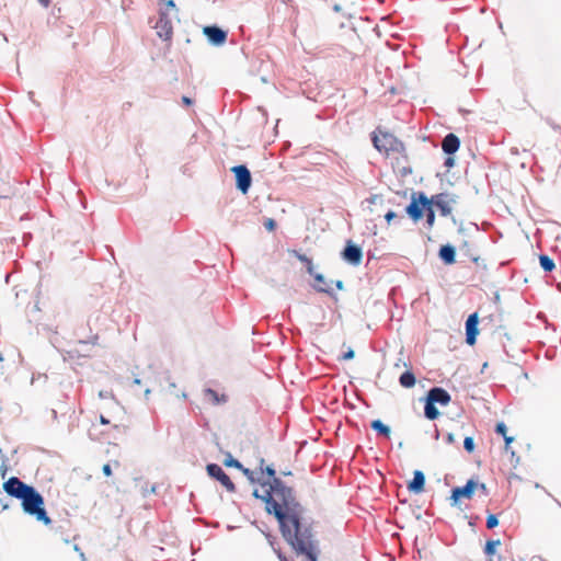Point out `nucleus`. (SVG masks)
I'll list each match as a JSON object with an SVG mask.
<instances>
[{"label":"nucleus","mask_w":561,"mask_h":561,"mask_svg":"<svg viewBox=\"0 0 561 561\" xmlns=\"http://www.w3.org/2000/svg\"><path fill=\"white\" fill-rule=\"evenodd\" d=\"M302 508L294 494L285 489L276 490L268 501V513L274 514L279 523L284 539L298 556H305L308 561H318L317 541L310 527L300 523Z\"/></svg>","instance_id":"nucleus-1"},{"label":"nucleus","mask_w":561,"mask_h":561,"mask_svg":"<svg viewBox=\"0 0 561 561\" xmlns=\"http://www.w3.org/2000/svg\"><path fill=\"white\" fill-rule=\"evenodd\" d=\"M390 152L396 153L391 158V167L393 172L401 179L407 178L412 173V168L408 161V156L404 152V145L396 137L388 133V156Z\"/></svg>","instance_id":"nucleus-2"},{"label":"nucleus","mask_w":561,"mask_h":561,"mask_svg":"<svg viewBox=\"0 0 561 561\" xmlns=\"http://www.w3.org/2000/svg\"><path fill=\"white\" fill-rule=\"evenodd\" d=\"M21 500L25 513L34 516L38 522L45 525L51 523V519L45 511L43 496L33 486Z\"/></svg>","instance_id":"nucleus-3"},{"label":"nucleus","mask_w":561,"mask_h":561,"mask_svg":"<svg viewBox=\"0 0 561 561\" xmlns=\"http://www.w3.org/2000/svg\"><path fill=\"white\" fill-rule=\"evenodd\" d=\"M264 460L261 459V466L263 465ZM261 470H262V473H266L267 474V480H262L261 481V486L264 491V494L263 495H259L257 494V491L254 492V495L256 497H261L265 504H266V511L268 512V501H270V497L271 495L276 492V490H280L282 489H285L289 492V494H293V490L288 486H286L278 478H276L275 476V470L267 466L265 469H263L261 467Z\"/></svg>","instance_id":"nucleus-4"},{"label":"nucleus","mask_w":561,"mask_h":561,"mask_svg":"<svg viewBox=\"0 0 561 561\" xmlns=\"http://www.w3.org/2000/svg\"><path fill=\"white\" fill-rule=\"evenodd\" d=\"M430 205L432 201L423 192H419L417 195L413 194L411 203L407 206V214L412 220L417 221L424 216Z\"/></svg>","instance_id":"nucleus-5"},{"label":"nucleus","mask_w":561,"mask_h":561,"mask_svg":"<svg viewBox=\"0 0 561 561\" xmlns=\"http://www.w3.org/2000/svg\"><path fill=\"white\" fill-rule=\"evenodd\" d=\"M31 485L25 484L20 479L12 477L3 484L4 491L16 499H22L30 490Z\"/></svg>","instance_id":"nucleus-6"},{"label":"nucleus","mask_w":561,"mask_h":561,"mask_svg":"<svg viewBox=\"0 0 561 561\" xmlns=\"http://www.w3.org/2000/svg\"><path fill=\"white\" fill-rule=\"evenodd\" d=\"M207 473L218 480L221 485L228 491V492H234L236 486L233 482L230 480V478L225 473L222 468L216 463H209L206 467Z\"/></svg>","instance_id":"nucleus-7"},{"label":"nucleus","mask_w":561,"mask_h":561,"mask_svg":"<svg viewBox=\"0 0 561 561\" xmlns=\"http://www.w3.org/2000/svg\"><path fill=\"white\" fill-rule=\"evenodd\" d=\"M477 486L478 482L469 479L465 485L454 488L450 495L451 505H456L460 497L471 499Z\"/></svg>","instance_id":"nucleus-8"},{"label":"nucleus","mask_w":561,"mask_h":561,"mask_svg":"<svg viewBox=\"0 0 561 561\" xmlns=\"http://www.w3.org/2000/svg\"><path fill=\"white\" fill-rule=\"evenodd\" d=\"M236 175L237 187L245 194L251 186V173L245 165H236L231 169Z\"/></svg>","instance_id":"nucleus-9"},{"label":"nucleus","mask_w":561,"mask_h":561,"mask_svg":"<svg viewBox=\"0 0 561 561\" xmlns=\"http://www.w3.org/2000/svg\"><path fill=\"white\" fill-rule=\"evenodd\" d=\"M479 318L478 314L471 313L466 320V342L468 345H473L477 342V336L479 334Z\"/></svg>","instance_id":"nucleus-10"},{"label":"nucleus","mask_w":561,"mask_h":561,"mask_svg":"<svg viewBox=\"0 0 561 561\" xmlns=\"http://www.w3.org/2000/svg\"><path fill=\"white\" fill-rule=\"evenodd\" d=\"M203 33L208 38V41L216 46H220L227 41V33L215 25L205 26L203 28Z\"/></svg>","instance_id":"nucleus-11"},{"label":"nucleus","mask_w":561,"mask_h":561,"mask_svg":"<svg viewBox=\"0 0 561 561\" xmlns=\"http://www.w3.org/2000/svg\"><path fill=\"white\" fill-rule=\"evenodd\" d=\"M342 257L353 265H358L363 257L362 249L352 241H347L346 247L342 252Z\"/></svg>","instance_id":"nucleus-12"},{"label":"nucleus","mask_w":561,"mask_h":561,"mask_svg":"<svg viewBox=\"0 0 561 561\" xmlns=\"http://www.w3.org/2000/svg\"><path fill=\"white\" fill-rule=\"evenodd\" d=\"M426 398L434 402L435 404L437 403L443 407L447 405L451 400V397L448 393V391L442 387L431 388L426 394Z\"/></svg>","instance_id":"nucleus-13"},{"label":"nucleus","mask_w":561,"mask_h":561,"mask_svg":"<svg viewBox=\"0 0 561 561\" xmlns=\"http://www.w3.org/2000/svg\"><path fill=\"white\" fill-rule=\"evenodd\" d=\"M157 34L163 41H170L173 35V26L171 21L165 16V14H161L160 19L156 24Z\"/></svg>","instance_id":"nucleus-14"},{"label":"nucleus","mask_w":561,"mask_h":561,"mask_svg":"<svg viewBox=\"0 0 561 561\" xmlns=\"http://www.w3.org/2000/svg\"><path fill=\"white\" fill-rule=\"evenodd\" d=\"M459 148L460 139L457 135L449 133L443 138L442 149L446 154L453 156L459 150Z\"/></svg>","instance_id":"nucleus-15"},{"label":"nucleus","mask_w":561,"mask_h":561,"mask_svg":"<svg viewBox=\"0 0 561 561\" xmlns=\"http://www.w3.org/2000/svg\"><path fill=\"white\" fill-rule=\"evenodd\" d=\"M425 476L421 470L413 472V479L410 481L408 489L410 492L419 494L424 491Z\"/></svg>","instance_id":"nucleus-16"},{"label":"nucleus","mask_w":561,"mask_h":561,"mask_svg":"<svg viewBox=\"0 0 561 561\" xmlns=\"http://www.w3.org/2000/svg\"><path fill=\"white\" fill-rule=\"evenodd\" d=\"M446 198H447V194L440 193V194H436V195L432 196V198L430 199V201H432V205H435L439 209L440 215L444 217L451 214V208H450L448 202L446 201Z\"/></svg>","instance_id":"nucleus-17"},{"label":"nucleus","mask_w":561,"mask_h":561,"mask_svg":"<svg viewBox=\"0 0 561 561\" xmlns=\"http://www.w3.org/2000/svg\"><path fill=\"white\" fill-rule=\"evenodd\" d=\"M438 256L445 264H454L456 262V250L451 244L442 245Z\"/></svg>","instance_id":"nucleus-18"},{"label":"nucleus","mask_w":561,"mask_h":561,"mask_svg":"<svg viewBox=\"0 0 561 561\" xmlns=\"http://www.w3.org/2000/svg\"><path fill=\"white\" fill-rule=\"evenodd\" d=\"M424 415L426 419L433 421L439 416V411L435 407V403L425 398Z\"/></svg>","instance_id":"nucleus-19"},{"label":"nucleus","mask_w":561,"mask_h":561,"mask_svg":"<svg viewBox=\"0 0 561 561\" xmlns=\"http://www.w3.org/2000/svg\"><path fill=\"white\" fill-rule=\"evenodd\" d=\"M312 276L316 280L314 288L318 291L328 293V294L331 291V288L322 274H318V273L313 272Z\"/></svg>","instance_id":"nucleus-20"},{"label":"nucleus","mask_w":561,"mask_h":561,"mask_svg":"<svg viewBox=\"0 0 561 561\" xmlns=\"http://www.w3.org/2000/svg\"><path fill=\"white\" fill-rule=\"evenodd\" d=\"M399 382L403 388H411L415 385V376L412 371L407 370L400 376Z\"/></svg>","instance_id":"nucleus-21"},{"label":"nucleus","mask_w":561,"mask_h":561,"mask_svg":"<svg viewBox=\"0 0 561 561\" xmlns=\"http://www.w3.org/2000/svg\"><path fill=\"white\" fill-rule=\"evenodd\" d=\"M507 427L501 422L496 424L495 432L501 434L505 440V449L508 450L511 443L514 440V437L506 435Z\"/></svg>","instance_id":"nucleus-22"},{"label":"nucleus","mask_w":561,"mask_h":561,"mask_svg":"<svg viewBox=\"0 0 561 561\" xmlns=\"http://www.w3.org/2000/svg\"><path fill=\"white\" fill-rule=\"evenodd\" d=\"M539 263L545 272H552L556 267L554 261L546 254L539 256Z\"/></svg>","instance_id":"nucleus-23"},{"label":"nucleus","mask_w":561,"mask_h":561,"mask_svg":"<svg viewBox=\"0 0 561 561\" xmlns=\"http://www.w3.org/2000/svg\"><path fill=\"white\" fill-rule=\"evenodd\" d=\"M294 255L301 262L306 265V268H307V272L310 274V275H313V264H312V261L306 256L305 254H301L297 251H293Z\"/></svg>","instance_id":"nucleus-24"},{"label":"nucleus","mask_w":561,"mask_h":561,"mask_svg":"<svg viewBox=\"0 0 561 561\" xmlns=\"http://www.w3.org/2000/svg\"><path fill=\"white\" fill-rule=\"evenodd\" d=\"M205 396L209 398L211 402L215 404L226 401V396L222 394L221 397H219V394L210 388L205 390Z\"/></svg>","instance_id":"nucleus-25"},{"label":"nucleus","mask_w":561,"mask_h":561,"mask_svg":"<svg viewBox=\"0 0 561 561\" xmlns=\"http://www.w3.org/2000/svg\"><path fill=\"white\" fill-rule=\"evenodd\" d=\"M501 545V541L497 539V540H488L485 546H484V553L488 556V557H491L495 553L496 551V548Z\"/></svg>","instance_id":"nucleus-26"},{"label":"nucleus","mask_w":561,"mask_h":561,"mask_svg":"<svg viewBox=\"0 0 561 561\" xmlns=\"http://www.w3.org/2000/svg\"><path fill=\"white\" fill-rule=\"evenodd\" d=\"M424 215L426 217L427 228L431 229L435 222V213H434L432 205L428 206V208L425 210Z\"/></svg>","instance_id":"nucleus-27"},{"label":"nucleus","mask_w":561,"mask_h":561,"mask_svg":"<svg viewBox=\"0 0 561 561\" xmlns=\"http://www.w3.org/2000/svg\"><path fill=\"white\" fill-rule=\"evenodd\" d=\"M224 465L226 467H234L238 469H242V465L237 459H234L230 454L225 459Z\"/></svg>","instance_id":"nucleus-28"},{"label":"nucleus","mask_w":561,"mask_h":561,"mask_svg":"<svg viewBox=\"0 0 561 561\" xmlns=\"http://www.w3.org/2000/svg\"><path fill=\"white\" fill-rule=\"evenodd\" d=\"M474 447H476V445H474L473 438L470 437V436L465 437V439H463V448H465V450L467 453L471 454L474 450Z\"/></svg>","instance_id":"nucleus-29"},{"label":"nucleus","mask_w":561,"mask_h":561,"mask_svg":"<svg viewBox=\"0 0 561 561\" xmlns=\"http://www.w3.org/2000/svg\"><path fill=\"white\" fill-rule=\"evenodd\" d=\"M371 427L376 431H378V433L380 435H385L386 436V424L383 422H381L380 420H376L371 423Z\"/></svg>","instance_id":"nucleus-30"},{"label":"nucleus","mask_w":561,"mask_h":561,"mask_svg":"<svg viewBox=\"0 0 561 561\" xmlns=\"http://www.w3.org/2000/svg\"><path fill=\"white\" fill-rule=\"evenodd\" d=\"M499 525V518L496 515L494 514H490L488 517H486V528L488 529H493L495 528L496 526Z\"/></svg>","instance_id":"nucleus-31"},{"label":"nucleus","mask_w":561,"mask_h":561,"mask_svg":"<svg viewBox=\"0 0 561 561\" xmlns=\"http://www.w3.org/2000/svg\"><path fill=\"white\" fill-rule=\"evenodd\" d=\"M371 140H373V144H374V147L378 150V151H382V148L385 147L383 145V141L382 139L379 138V136L377 135V133H373V136H371Z\"/></svg>","instance_id":"nucleus-32"},{"label":"nucleus","mask_w":561,"mask_h":561,"mask_svg":"<svg viewBox=\"0 0 561 561\" xmlns=\"http://www.w3.org/2000/svg\"><path fill=\"white\" fill-rule=\"evenodd\" d=\"M355 356V353L352 348H348L347 352L339 356V360H350L353 359Z\"/></svg>","instance_id":"nucleus-33"},{"label":"nucleus","mask_w":561,"mask_h":561,"mask_svg":"<svg viewBox=\"0 0 561 561\" xmlns=\"http://www.w3.org/2000/svg\"><path fill=\"white\" fill-rule=\"evenodd\" d=\"M265 228L268 230V231H273L276 227V222L274 219H267L264 224Z\"/></svg>","instance_id":"nucleus-34"},{"label":"nucleus","mask_w":561,"mask_h":561,"mask_svg":"<svg viewBox=\"0 0 561 561\" xmlns=\"http://www.w3.org/2000/svg\"><path fill=\"white\" fill-rule=\"evenodd\" d=\"M444 165L447 168V169H450L455 165V159L451 157V156H448L445 161H444Z\"/></svg>","instance_id":"nucleus-35"},{"label":"nucleus","mask_w":561,"mask_h":561,"mask_svg":"<svg viewBox=\"0 0 561 561\" xmlns=\"http://www.w3.org/2000/svg\"><path fill=\"white\" fill-rule=\"evenodd\" d=\"M103 470V473L106 476V477H110L112 474V469H111V466L108 463H105L102 468Z\"/></svg>","instance_id":"nucleus-36"},{"label":"nucleus","mask_w":561,"mask_h":561,"mask_svg":"<svg viewBox=\"0 0 561 561\" xmlns=\"http://www.w3.org/2000/svg\"><path fill=\"white\" fill-rule=\"evenodd\" d=\"M50 419L53 422H57L58 421V412L56 409H51L50 411Z\"/></svg>","instance_id":"nucleus-37"},{"label":"nucleus","mask_w":561,"mask_h":561,"mask_svg":"<svg viewBox=\"0 0 561 561\" xmlns=\"http://www.w3.org/2000/svg\"><path fill=\"white\" fill-rule=\"evenodd\" d=\"M241 470L250 480H253V472L250 469L242 467Z\"/></svg>","instance_id":"nucleus-38"},{"label":"nucleus","mask_w":561,"mask_h":561,"mask_svg":"<svg viewBox=\"0 0 561 561\" xmlns=\"http://www.w3.org/2000/svg\"><path fill=\"white\" fill-rule=\"evenodd\" d=\"M182 102H183L186 106H190V105H192V103H193L192 99H190L188 96H183V98H182Z\"/></svg>","instance_id":"nucleus-39"},{"label":"nucleus","mask_w":561,"mask_h":561,"mask_svg":"<svg viewBox=\"0 0 561 561\" xmlns=\"http://www.w3.org/2000/svg\"><path fill=\"white\" fill-rule=\"evenodd\" d=\"M477 489L481 490L483 493H486V486L484 483H478Z\"/></svg>","instance_id":"nucleus-40"},{"label":"nucleus","mask_w":561,"mask_h":561,"mask_svg":"<svg viewBox=\"0 0 561 561\" xmlns=\"http://www.w3.org/2000/svg\"><path fill=\"white\" fill-rule=\"evenodd\" d=\"M396 214L391 210H388V224L394 218Z\"/></svg>","instance_id":"nucleus-41"},{"label":"nucleus","mask_w":561,"mask_h":561,"mask_svg":"<svg viewBox=\"0 0 561 561\" xmlns=\"http://www.w3.org/2000/svg\"><path fill=\"white\" fill-rule=\"evenodd\" d=\"M335 286L340 290L343 289V282L342 280H336Z\"/></svg>","instance_id":"nucleus-42"},{"label":"nucleus","mask_w":561,"mask_h":561,"mask_svg":"<svg viewBox=\"0 0 561 561\" xmlns=\"http://www.w3.org/2000/svg\"><path fill=\"white\" fill-rule=\"evenodd\" d=\"M100 422L102 424H108L110 423V421L107 419H105L103 415H100Z\"/></svg>","instance_id":"nucleus-43"},{"label":"nucleus","mask_w":561,"mask_h":561,"mask_svg":"<svg viewBox=\"0 0 561 561\" xmlns=\"http://www.w3.org/2000/svg\"><path fill=\"white\" fill-rule=\"evenodd\" d=\"M59 408H60V410L62 411V414H66V412L70 410V408L65 409V408H66V404H60V407H59Z\"/></svg>","instance_id":"nucleus-44"},{"label":"nucleus","mask_w":561,"mask_h":561,"mask_svg":"<svg viewBox=\"0 0 561 561\" xmlns=\"http://www.w3.org/2000/svg\"><path fill=\"white\" fill-rule=\"evenodd\" d=\"M43 5L48 7L50 3V0H38Z\"/></svg>","instance_id":"nucleus-45"},{"label":"nucleus","mask_w":561,"mask_h":561,"mask_svg":"<svg viewBox=\"0 0 561 561\" xmlns=\"http://www.w3.org/2000/svg\"><path fill=\"white\" fill-rule=\"evenodd\" d=\"M167 5H168V7H170V8H175V3H174V1H173V0H169V1L167 2Z\"/></svg>","instance_id":"nucleus-46"},{"label":"nucleus","mask_w":561,"mask_h":561,"mask_svg":"<svg viewBox=\"0 0 561 561\" xmlns=\"http://www.w3.org/2000/svg\"><path fill=\"white\" fill-rule=\"evenodd\" d=\"M98 339H99L98 335L93 336L92 340H91V343L93 345H95L98 343Z\"/></svg>","instance_id":"nucleus-47"},{"label":"nucleus","mask_w":561,"mask_h":561,"mask_svg":"<svg viewBox=\"0 0 561 561\" xmlns=\"http://www.w3.org/2000/svg\"><path fill=\"white\" fill-rule=\"evenodd\" d=\"M388 48L397 49V46H393L389 41L387 43Z\"/></svg>","instance_id":"nucleus-48"},{"label":"nucleus","mask_w":561,"mask_h":561,"mask_svg":"<svg viewBox=\"0 0 561 561\" xmlns=\"http://www.w3.org/2000/svg\"><path fill=\"white\" fill-rule=\"evenodd\" d=\"M279 559H280V561H288L287 558L282 554H279Z\"/></svg>","instance_id":"nucleus-49"},{"label":"nucleus","mask_w":561,"mask_h":561,"mask_svg":"<svg viewBox=\"0 0 561 561\" xmlns=\"http://www.w3.org/2000/svg\"><path fill=\"white\" fill-rule=\"evenodd\" d=\"M387 558L389 559V561H392V560H393V558L391 557V554H390V553H388V554H387Z\"/></svg>","instance_id":"nucleus-50"},{"label":"nucleus","mask_w":561,"mask_h":561,"mask_svg":"<svg viewBox=\"0 0 561 561\" xmlns=\"http://www.w3.org/2000/svg\"><path fill=\"white\" fill-rule=\"evenodd\" d=\"M388 92L394 93V89L393 88L388 89Z\"/></svg>","instance_id":"nucleus-51"},{"label":"nucleus","mask_w":561,"mask_h":561,"mask_svg":"<svg viewBox=\"0 0 561 561\" xmlns=\"http://www.w3.org/2000/svg\"><path fill=\"white\" fill-rule=\"evenodd\" d=\"M439 432L436 430L435 437L438 438Z\"/></svg>","instance_id":"nucleus-52"},{"label":"nucleus","mask_w":561,"mask_h":561,"mask_svg":"<svg viewBox=\"0 0 561 561\" xmlns=\"http://www.w3.org/2000/svg\"><path fill=\"white\" fill-rule=\"evenodd\" d=\"M453 439V436L451 434L448 435V440H451Z\"/></svg>","instance_id":"nucleus-53"}]
</instances>
